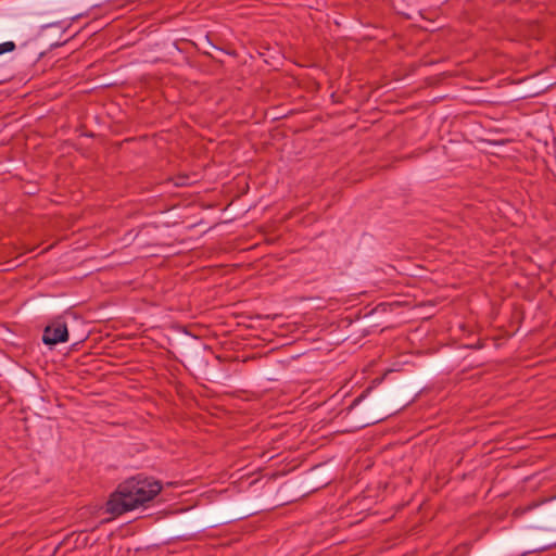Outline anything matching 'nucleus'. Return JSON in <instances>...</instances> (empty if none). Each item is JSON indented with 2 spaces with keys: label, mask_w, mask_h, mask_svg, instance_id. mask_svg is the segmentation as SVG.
Returning a JSON list of instances; mask_svg holds the SVG:
<instances>
[{
  "label": "nucleus",
  "mask_w": 556,
  "mask_h": 556,
  "mask_svg": "<svg viewBox=\"0 0 556 556\" xmlns=\"http://www.w3.org/2000/svg\"><path fill=\"white\" fill-rule=\"evenodd\" d=\"M162 491V483L142 475L131 477L119 483L110 495L105 511L115 517L134 510L151 502Z\"/></svg>",
  "instance_id": "nucleus-1"
},
{
  "label": "nucleus",
  "mask_w": 556,
  "mask_h": 556,
  "mask_svg": "<svg viewBox=\"0 0 556 556\" xmlns=\"http://www.w3.org/2000/svg\"><path fill=\"white\" fill-rule=\"evenodd\" d=\"M362 402H365L367 410L375 413L379 417L378 420H382L397 410V405H392L390 396L378 393L374 386H369L358 394L350 404L349 409H352Z\"/></svg>",
  "instance_id": "nucleus-2"
},
{
  "label": "nucleus",
  "mask_w": 556,
  "mask_h": 556,
  "mask_svg": "<svg viewBox=\"0 0 556 556\" xmlns=\"http://www.w3.org/2000/svg\"><path fill=\"white\" fill-rule=\"evenodd\" d=\"M67 339V327L64 323L59 321L47 326L42 336V341L48 345H55L61 342H66Z\"/></svg>",
  "instance_id": "nucleus-3"
},
{
  "label": "nucleus",
  "mask_w": 556,
  "mask_h": 556,
  "mask_svg": "<svg viewBox=\"0 0 556 556\" xmlns=\"http://www.w3.org/2000/svg\"><path fill=\"white\" fill-rule=\"evenodd\" d=\"M16 48L15 43L13 41H5L3 43H0V55L7 52H12Z\"/></svg>",
  "instance_id": "nucleus-4"
},
{
  "label": "nucleus",
  "mask_w": 556,
  "mask_h": 556,
  "mask_svg": "<svg viewBox=\"0 0 556 556\" xmlns=\"http://www.w3.org/2000/svg\"><path fill=\"white\" fill-rule=\"evenodd\" d=\"M395 371H396V370H394V369H386V370L383 371V374H382V375H380V376H377V377L372 378V379H371V382H372V383H376V382H382V380H384L386 378H388V377H389V375H391V374H393V372H395Z\"/></svg>",
  "instance_id": "nucleus-5"
},
{
  "label": "nucleus",
  "mask_w": 556,
  "mask_h": 556,
  "mask_svg": "<svg viewBox=\"0 0 556 556\" xmlns=\"http://www.w3.org/2000/svg\"><path fill=\"white\" fill-rule=\"evenodd\" d=\"M390 399H391V403H392V405H397V410H396V412H399L400 409H402L403 407H405V406H406L407 404H409L410 402H414V399H410V401H408V402H406V403H404V404H403L402 402H395V400H394L392 396H390Z\"/></svg>",
  "instance_id": "nucleus-6"
},
{
  "label": "nucleus",
  "mask_w": 556,
  "mask_h": 556,
  "mask_svg": "<svg viewBox=\"0 0 556 556\" xmlns=\"http://www.w3.org/2000/svg\"><path fill=\"white\" fill-rule=\"evenodd\" d=\"M376 365V362L372 361L370 362L364 369H363V372H367L371 367H374Z\"/></svg>",
  "instance_id": "nucleus-7"
}]
</instances>
